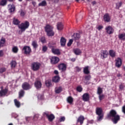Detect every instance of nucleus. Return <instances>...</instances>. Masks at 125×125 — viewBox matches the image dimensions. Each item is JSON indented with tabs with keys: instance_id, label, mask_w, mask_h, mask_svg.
<instances>
[{
	"instance_id": "obj_18",
	"label": "nucleus",
	"mask_w": 125,
	"mask_h": 125,
	"mask_svg": "<svg viewBox=\"0 0 125 125\" xmlns=\"http://www.w3.org/2000/svg\"><path fill=\"white\" fill-rule=\"evenodd\" d=\"M104 20L106 22L110 21L111 18L108 14L106 13L104 16Z\"/></svg>"
},
{
	"instance_id": "obj_1",
	"label": "nucleus",
	"mask_w": 125,
	"mask_h": 125,
	"mask_svg": "<svg viewBox=\"0 0 125 125\" xmlns=\"http://www.w3.org/2000/svg\"><path fill=\"white\" fill-rule=\"evenodd\" d=\"M12 22L14 25H18L19 29L21 30L19 31V32H21V34H22V32L25 31V30L28 29L30 26V22L27 21H26L24 22H22L20 24L21 21L15 18L13 19Z\"/></svg>"
},
{
	"instance_id": "obj_21",
	"label": "nucleus",
	"mask_w": 125,
	"mask_h": 125,
	"mask_svg": "<svg viewBox=\"0 0 125 125\" xmlns=\"http://www.w3.org/2000/svg\"><path fill=\"white\" fill-rule=\"evenodd\" d=\"M6 45V39L5 38L2 37L0 40V45L1 46V47L3 46H5Z\"/></svg>"
},
{
	"instance_id": "obj_15",
	"label": "nucleus",
	"mask_w": 125,
	"mask_h": 125,
	"mask_svg": "<svg viewBox=\"0 0 125 125\" xmlns=\"http://www.w3.org/2000/svg\"><path fill=\"white\" fill-rule=\"evenodd\" d=\"M8 89L7 88H4V89H0V97H5L7 94Z\"/></svg>"
},
{
	"instance_id": "obj_12",
	"label": "nucleus",
	"mask_w": 125,
	"mask_h": 125,
	"mask_svg": "<svg viewBox=\"0 0 125 125\" xmlns=\"http://www.w3.org/2000/svg\"><path fill=\"white\" fill-rule=\"evenodd\" d=\"M91 79H92L91 75H86L84 76V80L83 81V83L85 84L88 85L91 83L89 81H90Z\"/></svg>"
},
{
	"instance_id": "obj_16",
	"label": "nucleus",
	"mask_w": 125,
	"mask_h": 125,
	"mask_svg": "<svg viewBox=\"0 0 125 125\" xmlns=\"http://www.w3.org/2000/svg\"><path fill=\"white\" fill-rule=\"evenodd\" d=\"M84 120H85L84 117L83 116L81 115L78 117L77 120V123H80V125H83Z\"/></svg>"
},
{
	"instance_id": "obj_36",
	"label": "nucleus",
	"mask_w": 125,
	"mask_h": 125,
	"mask_svg": "<svg viewBox=\"0 0 125 125\" xmlns=\"http://www.w3.org/2000/svg\"><path fill=\"white\" fill-rule=\"evenodd\" d=\"M119 39L122 41H125V33L120 34L118 35Z\"/></svg>"
},
{
	"instance_id": "obj_57",
	"label": "nucleus",
	"mask_w": 125,
	"mask_h": 125,
	"mask_svg": "<svg viewBox=\"0 0 125 125\" xmlns=\"http://www.w3.org/2000/svg\"><path fill=\"white\" fill-rule=\"evenodd\" d=\"M76 70L78 72H80V71H81V69L79 67H76Z\"/></svg>"
},
{
	"instance_id": "obj_43",
	"label": "nucleus",
	"mask_w": 125,
	"mask_h": 125,
	"mask_svg": "<svg viewBox=\"0 0 125 125\" xmlns=\"http://www.w3.org/2000/svg\"><path fill=\"white\" fill-rule=\"evenodd\" d=\"M45 84L47 87H50L52 85V83L50 80H47L45 82Z\"/></svg>"
},
{
	"instance_id": "obj_55",
	"label": "nucleus",
	"mask_w": 125,
	"mask_h": 125,
	"mask_svg": "<svg viewBox=\"0 0 125 125\" xmlns=\"http://www.w3.org/2000/svg\"><path fill=\"white\" fill-rule=\"evenodd\" d=\"M54 73L55 74V75H59V71L58 70H54Z\"/></svg>"
},
{
	"instance_id": "obj_61",
	"label": "nucleus",
	"mask_w": 125,
	"mask_h": 125,
	"mask_svg": "<svg viewBox=\"0 0 125 125\" xmlns=\"http://www.w3.org/2000/svg\"><path fill=\"white\" fill-rule=\"evenodd\" d=\"M91 3H92L93 5H94V4H96V2L95 1H92V2H91Z\"/></svg>"
},
{
	"instance_id": "obj_29",
	"label": "nucleus",
	"mask_w": 125,
	"mask_h": 125,
	"mask_svg": "<svg viewBox=\"0 0 125 125\" xmlns=\"http://www.w3.org/2000/svg\"><path fill=\"white\" fill-rule=\"evenodd\" d=\"M47 3L46 1V0H43L41 2L39 3L38 6H39L44 7V6H47Z\"/></svg>"
},
{
	"instance_id": "obj_45",
	"label": "nucleus",
	"mask_w": 125,
	"mask_h": 125,
	"mask_svg": "<svg viewBox=\"0 0 125 125\" xmlns=\"http://www.w3.org/2000/svg\"><path fill=\"white\" fill-rule=\"evenodd\" d=\"M105 98V95L104 94L99 95V99L100 101L103 100Z\"/></svg>"
},
{
	"instance_id": "obj_33",
	"label": "nucleus",
	"mask_w": 125,
	"mask_h": 125,
	"mask_svg": "<svg viewBox=\"0 0 125 125\" xmlns=\"http://www.w3.org/2000/svg\"><path fill=\"white\" fill-rule=\"evenodd\" d=\"M14 103L16 107L20 108L21 107V103L17 99L14 100Z\"/></svg>"
},
{
	"instance_id": "obj_27",
	"label": "nucleus",
	"mask_w": 125,
	"mask_h": 125,
	"mask_svg": "<svg viewBox=\"0 0 125 125\" xmlns=\"http://www.w3.org/2000/svg\"><path fill=\"white\" fill-rule=\"evenodd\" d=\"M60 81V77L58 76H55L52 78L53 83H59Z\"/></svg>"
},
{
	"instance_id": "obj_28",
	"label": "nucleus",
	"mask_w": 125,
	"mask_h": 125,
	"mask_svg": "<svg viewBox=\"0 0 125 125\" xmlns=\"http://www.w3.org/2000/svg\"><path fill=\"white\" fill-rule=\"evenodd\" d=\"M67 102L70 104H72L74 102V99L71 96H69L67 98Z\"/></svg>"
},
{
	"instance_id": "obj_40",
	"label": "nucleus",
	"mask_w": 125,
	"mask_h": 125,
	"mask_svg": "<svg viewBox=\"0 0 125 125\" xmlns=\"http://www.w3.org/2000/svg\"><path fill=\"white\" fill-rule=\"evenodd\" d=\"M8 6H11V8L9 9L10 13H12L15 10L16 7L14 5H8Z\"/></svg>"
},
{
	"instance_id": "obj_11",
	"label": "nucleus",
	"mask_w": 125,
	"mask_h": 125,
	"mask_svg": "<svg viewBox=\"0 0 125 125\" xmlns=\"http://www.w3.org/2000/svg\"><path fill=\"white\" fill-rule=\"evenodd\" d=\"M58 68L59 70H60L62 72H65V71H66L67 66L66 64L62 63L58 65Z\"/></svg>"
},
{
	"instance_id": "obj_13",
	"label": "nucleus",
	"mask_w": 125,
	"mask_h": 125,
	"mask_svg": "<svg viewBox=\"0 0 125 125\" xmlns=\"http://www.w3.org/2000/svg\"><path fill=\"white\" fill-rule=\"evenodd\" d=\"M106 32L107 34L111 35L114 32V29L111 26H108L107 27H105V28Z\"/></svg>"
},
{
	"instance_id": "obj_6",
	"label": "nucleus",
	"mask_w": 125,
	"mask_h": 125,
	"mask_svg": "<svg viewBox=\"0 0 125 125\" xmlns=\"http://www.w3.org/2000/svg\"><path fill=\"white\" fill-rule=\"evenodd\" d=\"M22 51H23V54H25V55H30L32 52V49L29 46H24L22 49Z\"/></svg>"
},
{
	"instance_id": "obj_32",
	"label": "nucleus",
	"mask_w": 125,
	"mask_h": 125,
	"mask_svg": "<svg viewBox=\"0 0 125 125\" xmlns=\"http://www.w3.org/2000/svg\"><path fill=\"white\" fill-rule=\"evenodd\" d=\"M10 65H11V68L12 69L14 68L17 65V62L15 61H12L10 63Z\"/></svg>"
},
{
	"instance_id": "obj_64",
	"label": "nucleus",
	"mask_w": 125,
	"mask_h": 125,
	"mask_svg": "<svg viewBox=\"0 0 125 125\" xmlns=\"http://www.w3.org/2000/svg\"><path fill=\"white\" fill-rule=\"evenodd\" d=\"M8 125H13V124H12V123H10V124H9Z\"/></svg>"
},
{
	"instance_id": "obj_60",
	"label": "nucleus",
	"mask_w": 125,
	"mask_h": 125,
	"mask_svg": "<svg viewBox=\"0 0 125 125\" xmlns=\"http://www.w3.org/2000/svg\"><path fill=\"white\" fill-rule=\"evenodd\" d=\"M37 115H35L34 117H33V120H35V118H36V119H38V117H37Z\"/></svg>"
},
{
	"instance_id": "obj_9",
	"label": "nucleus",
	"mask_w": 125,
	"mask_h": 125,
	"mask_svg": "<svg viewBox=\"0 0 125 125\" xmlns=\"http://www.w3.org/2000/svg\"><path fill=\"white\" fill-rule=\"evenodd\" d=\"M108 52L106 50H102L101 51L100 55L102 59H105L108 57Z\"/></svg>"
},
{
	"instance_id": "obj_49",
	"label": "nucleus",
	"mask_w": 125,
	"mask_h": 125,
	"mask_svg": "<svg viewBox=\"0 0 125 125\" xmlns=\"http://www.w3.org/2000/svg\"><path fill=\"white\" fill-rule=\"evenodd\" d=\"M47 50H48V47L46 46H42V51H43V52H46Z\"/></svg>"
},
{
	"instance_id": "obj_62",
	"label": "nucleus",
	"mask_w": 125,
	"mask_h": 125,
	"mask_svg": "<svg viewBox=\"0 0 125 125\" xmlns=\"http://www.w3.org/2000/svg\"><path fill=\"white\" fill-rule=\"evenodd\" d=\"M117 76L118 77H121V74H117Z\"/></svg>"
},
{
	"instance_id": "obj_10",
	"label": "nucleus",
	"mask_w": 125,
	"mask_h": 125,
	"mask_svg": "<svg viewBox=\"0 0 125 125\" xmlns=\"http://www.w3.org/2000/svg\"><path fill=\"white\" fill-rule=\"evenodd\" d=\"M34 86L36 89H41L42 86V83L40 80L36 79L34 83Z\"/></svg>"
},
{
	"instance_id": "obj_50",
	"label": "nucleus",
	"mask_w": 125,
	"mask_h": 125,
	"mask_svg": "<svg viewBox=\"0 0 125 125\" xmlns=\"http://www.w3.org/2000/svg\"><path fill=\"white\" fill-rule=\"evenodd\" d=\"M6 68H0V73L2 74V73H4V72H5Z\"/></svg>"
},
{
	"instance_id": "obj_3",
	"label": "nucleus",
	"mask_w": 125,
	"mask_h": 125,
	"mask_svg": "<svg viewBox=\"0 0 125 125\" xmlns=\"http://www.w3.org/2000/svg\"><path fill=\"white\" fill-rule=\"evenodd\" d=\"M44 28L45 32L46 33L47 36L48 37H52L54 36L55 32L53 31V26L49 24H46Z\"/></svg>"
},
{
	"instance_id": "obj_58",
	"label": "nucleus",
	"mask_w": 125,
	"mask_h": 125,
	"mask_svg": "<svg viewBox=\"0 0 125 125\" xmlns=\"http://www.w3.org/2000/svg\"><path fill=\"white\" fill-rule=\"evenodd\" d=\"M119 88H120V89H123V88H124V86H123V85H122V84L120 85V86H119Z\"/></svg>"
},
{
	"instance_id": "obj_20",
	"label": "nucleus",
	"mask_w": 125,
	"mask_h": 125,
	"mask_svg": "<svg viewBox=\"0 0 125 125\" xmlns=\"http://www.w3.org/2000/svg\"><path fill=\"white\" fill-rule=\"evenodd\" d=\"M109 55L112 58H114L116 56V52L114 50H110Z\"/></svg>"
},
{
	"instance_id": "obj_47",
	"label": "nucleus",
	"mask_w": 125,
	"mask_h": 125,
	"mask_svg": "<svg viewBox=\"0 0 125 125\" xmlns=\"http://www.w3.org/2000/svg\"><path fill=\"white\" fill-rule=\"evenodd\" d=\"M65 121V117L64 116L61 117V118L59 120V122H64Z\"/></svg>"
},
{
	"instance_id": "obj_5",
	"label": "nucleus",
	"mask_w": 125,
	"mask_h": 125,
	"mask_svg": "<svg viewBox=\"0 0 125 125\" xmlns=\"http://www.w3.org/2000/svg\"><path fill=\"white\" fill-rule=\"evenodd\" d=\"M41 66V63L39 62H34L31 64V69L35 72L39 71Z\"/></svg>"
},
{
	"instance_id": "obj_30",
	"label": "nucleus",
	"mask_w": 125,
	"mask_h": 125,
	"mask_svg": "<svg viewBox=\"0 0 125 125\" xmlns=\"http://www.w3.org/2000/svg\"><path fill=\"white\" fill-rule=\"evenodd\" d=\"M63 28V25L62 22H58L57 23V29L58 30H61Z\"/></svg>"
},
{
	"instance_id": "obj_7",
	"label": "nucleus",
	"mask_w": 125,
	"mask_h": 125,
	"mask_svg": "<svg viewBox=\"0 0 125 125\" xmlns=\"http://www.w3.org/2000/svg\"><path fill=\"white\" fill-rule=\"evenodd\" d=\"M49 59L50 60V63L52 65H56L60 62V59L58 57L53 56L49 58Z\"/></svg>"
},
{
	"instance_id": "obj_48",
	"label": "nucleus",
	"mask_w": 125,
	"mask_h": 125,
	"mask_svg": "<svg viewBox=\"0 0 125 125\" xmlns=\"http://www.w3.org/2000/svg\"><path fill=\"white\" fill-rule=\"evenodd\" d=\"M40 40L42 42V43H45V42H46V39L44 37H41V38L40 39Z\"/></svg>"
},
{
	"instance_id": "obj_34",
	"label": "nucleus",
	"mask_w": 125,
	"mask_h": 125,
	"mask_svg": "<svg viewBox=\"0 0 125 125\" xmlns=\"http://www.w3.org/2000/svg\"><path fill=\"white\" fill-rule=\"evenodd\" d=\"M25 94V91L24 90H21L19 93V98H21L24 97Z\"/></svg>"
},
{
	"instance_id": "obj_46",
	"label": "nucleus",
	"mask_w": 125,
	"mask_h": 125,
	"mask_svg": "<svg viewBox=\"0 0 125 125\" xmlns=\"http://www.w3.org/2000/svg\"><path fill=\"white\" fill-rule=\"evenodd\" d=\"M73 42V39H70L68 42L67 44V46H71V45L72 44Z\"/></svg>"
},
{
	"instance_id": "obj_39",
	"label": "nucleus",
	"mask_w": 125,
	"mask_h": 125,
	"mask_svg": "<svg viewBox=\"0 0 125 125\" xmlns=\"http://www.w3.org/2000/svg\"><path fill=\"white\" fill-rule=\"evenodd\" d=\"M12 51L13 52V53H18L19 51V48L17 46H14L12 48Z\"/></svg>"
},
{
	"instance_id": "obj_41",
	"label": "nucleus",
	"mask_w": 125,
	"mask_h": 125,
	"mask_svg": "<svg viewBox=\"0 0 125 125\" xmlns=\"http://www.w3.org/2000/svg\"><path fill=\"white\" fill-rule=\"evenodd\" d=\"M123 5V2L120 1L116 4V8L117 9H120V8L122 7Z\"/></svg>"
},
{
	"instance_id": "obj_24",
	"label": "nucleus",
	"mask_w": 125,
	"mask_h": 125,
	"mask_svg": "<svg viewBox=\"0 0 125 125\" xmlns=\"http://www.w3.org/2000/svg\"><path fill=\"white\" fill-rule=\"evenodd\" d=\"M73 52L75 55H80L82 53L81 50L79 48L74 49Z\"/></svg>"
},
{
	"instance_id": "obj_56",
	"label": "nucleus",
	"mask_w": 125,
	"mask_h": 125,
	"mask_svg": "<svg viewBox=\"0 0 125 125\" xmlns=\"http://www.w3.org/2000/svg\"><path fill=\"white\" fill-rule=\"evenodd\" d=\"M71 61H72V62H75L76 59L75 58H72L71 59Z\"/></svg>"
},
{
	"instance_id": "obj_35",
	"label": "nucleus",
	"mask_w": 125,
	"mask_h": 125,
	"mask_svg": "<svg viewBox=\"0 0 125 125\" xmlns=\"http://www.w3.org/2000/svg\"><path fill=\"white\" fill-rule=\"evenodd\" d=\"M62 91V86H59L55 89V93L56 94H60Z\"/></svg>"
},
{
	"instance_id": "obj_2",
	"label": "nucleus",
	"mask_w": 125,
	"mask_h": 125,
	"mask_svg": "<svg viewBox=\"0 0 125 125\" xmlns=\"http://www.w3.org/2000/svg\"><path fill=\"white\" fill-rule=\"evenodd\" d=\"M107 119H111L114 124H117L120 121L121 118L115 110L111 109L107 114Z\"/></svg>"
},
{
	"instance_id": "obj_53",
	"label": "nucleus",
	"mask_w": 125,
	"mask_h": 125,
	"mask_svg": "<svg viewBox=\"0 0 125 125\" xmlns=\"http://www.w3.org/2000/svg\"><path fill=\"white\" fill-rule=\"evenodd\" d=\"M20 15H21V16H24L25 15V13H24V12L23 11H21V12Z\"/></svg>"
},
{
	"instance_id": "obj_22",
	"label": "nucleus",
	"mask_w": 125,
	"mask_h": 125,
	"mask_svg": "<svg viewBox=\"0 0 125 125\" xmlns=\"http://www.w3.org/2000/svg\"><path fill=\"white\" fill-rule=\"evenodd\" d=\"M51 51L52 53H53V54H56V55H60L61 54V52L60 50L58 49L52 48L51 49Z\"/></svg>"
},
{
	"instance_id": "obj_19",
	"label": "nucleus",
	"mask_w": 125,
	"mask_h": 125,
	"mask_svg": "<svg viewBox=\"0 0 125 125\" xmlns=\"http://www.w3.org/2000/svg\"><path fill=\"white\" fill-rule=\"evenodd\" d=\"M66 39L63 37H61L60 39V43H61V46H65L66 44Z\"/></svg>"
},
{
	"instance_id": "obj_52",
	"label": "nucleus",
	"mask_w": 125,
	"mask_h": 125,
	"mask_svg": "<svg viewBox=\"0 0 125 125\" xmlns=\"http://www.w3.org/2000/svg\"><path fill=\"white\" fill-rule=\"evenodd\" d=\"M3 56V50H0V57Z\"/></svg>"
},
{
	"instance_id": "obj_26",
	"label": "nucleus",
	"mask_w": 125,
	"mask_h": 125,
	"mask_svg": "<svg viewBox=\"0 0 125 125\" xmlns=\"http://www.w3.org/2000/svg\"><path fill=\"white\" fill-rule=\"evenodd\" d=\"M31 45L33 46V48H34L35 49H37V48H38L39 46L38 42L36 41H32Z\"/></svg>"
},
{
	"instance_id": "obj_23",
	"label": "nucleus",
	"mask_w": 125,
	"mask_h": 125,
	"mask_svg": "<svg viewBox=\"0 0 125 125\" xmlns=\"http://www.w3.org/2000/svg\"><path fill=\"white\" fill-rule=\"evenodd\" d=\"M72 37H73L74 40L76 41L78 40L81 38V36L79 33H74L73 35L72 36Z\"/></svg>"
},
{
	"instance_id": "obj_42",
	"label": "nucleus",
	"mask_w": 125,
	"mask_h": 125,
	"mask_svg": "<svg viewBox=\"0 0 125 125\" xmlns=\"http://www.w3.org/2000/svg\"><path fill=\"white\" fill-rule=\"evenodd\" d=\"M76 90L79 93H81L83 90V88L81 85H79L76 87Z\"/></svg>"
},
{
	"instance_id": "obj_25",
	"label": "nucleus",
	"mask_w": 125,
	"mask_h": 125,
	"mask_svg": "<svg viewBox=\"0 0 125 125\" xmlns=\"http://www.w3.org/2000/svg\"><path fill=\"white\" fill-rule=\"evenodd\" d=\"M55 119V117L53 114H50L47 118L49 122H52Z\"/></svg>"
},
{
	"instance_id": "obj_59",
	"label": "nucleus",
	"mask_w": 125,
	"mask_h": 125,
	"mask_svg": "<svg viewBox=\"0 0 125 125\" xmlns=\"http://www.w3.org/2000/svg\"><path fill=\"white\" fill-rule=\"evenodd\" d=\"M32 4L34 6H35L36 5V2L35 1H32Z\"/></svg>"
},
{
	"instance_id": "obj_37",
	"label": "nucleus",
	"mask_w": 125,
	"mask_h": 125,
	"mask_svg": "<svg viewBox=\"0 0 125 125\" xmlns=\"http://www.w3.org/2000/svg\"><path fill=\"white\" fill-rule=\"evenodd\" d=\"M103 93V89L101 87H98L97 88V94L98 95H102Z\"/></svg>"
},
{
	"instance_id": "obj_17",
	"label": "nucleus",
	"mask_w": 125,
	"mask_h": 125,
	"mask_svg": "<svg viewBox=\"0 0 125 125\" xmlns=\"http://www.w3.org/2000/svg\"><path fill=\"white\" fill-rule=\"evenodd\" d=\"M83 100L84 102H88L90 100L89 94L87 93H84L82 96Z\"/></svg>"
},
{
	"instance_id": "obj_14",
	"label": "nucleus",
	"mask_w": 125,
	"mask_h": 125,
	"mask_svg": "<svg viewBox=\"0 0 125 125\" xmlns=\"http://www.w3.org/2000/svg\"><path fill=\"white\" fill-rule=\"evenodd\" d=\"M115 66L117 68H120L122 65V60L120 58H118L115 60Z\"/></svg>"
},
{
	"instance_id": "obj_31",
	"label": "nucleus",
	"mask_w": 125,
	"mask_h": 125,
	"mask_svg": "<svg viewBox=\"0 0 125 125\" xmlns=\"http://www.w3.org/2000/svg\"><path fill=\"white\" fill-rule=\"evenodd\" d=\"M83 73L85 75H88V74H90V71L89 70V66H86V67H84Z\"/></svg>"
},
{
	"instance_id": "obj_63",
	"label": "nucleus",
	"mask_w": 125,
	"mask_h": 125,
	"mask_svg": "<svg viewBox=\"0 0 125 125\" xmlns=\"http://www.w3.org/2000/svg\"><path fill=\"white\" fill-rule=\"evenodd\" d=\"M7 0L10 2H13L14 1V0Z\"/></svg>"
},
{
	"instance_id": "obj_44",
	"label": "nucleus",
	"mask_w": 125,
	"mask_h": 125,
	"mask_svg": "<svg viewBox=\"0 0 125 125\" xmlns=\"http://www.w3.org/2000/svg\"><path fill=\"white\" fill-rule=\"evenodd\" d=\"M42 116L43 117H46L47 119L48 118V116H49V112L45 111V112H43Z\"/></svg>"
},
{
	"instance_id": "obj_51",
	"label": "nucleus",
	"mask_w": 125,
	"mask_h": 125,
	"mask_svg": "<svg viewBox=\"0 0 125 125\" xmlns=\"http://www.w3.org/2000/svg\"><path fill=\"white\" fill-rule=\"evenodd\" d=\"M104 28L103 26L102 25H99L98 27L97 28V29H98V30H100Z\"/></svg>"
},
{
	"instance_id": "obj_38",
	"label": "nucleus",
	"mask_w": 125,
	"mask_h": 125,
	"mask_svg": "<svg viewBox=\"0 0 125 125\" xmlns=\"http://www.w3.org/2000/svg\"><path fill=\"white\" fill-rule=\"evenodd\" d=\"M7 3V0H1L0 1V5L2 6H4L6 5Z\"/></svg>"
},
{
	"instance_id": "obj_4",
	"label": "nucleus",
	"mask_w": 125,
	"mask_h": 125,
	"mask_svg": "<svg viewBox=\"0 0 125 125\" xmlns=\"http://www.w3.org/2000/svg\"><path fill=\"white\" fill-rule=\"evenodd\" d=\"M96 114L98 115L97 120L98 121L101 122L104 119V114H103V110L102 107H97L96 108Z\"/></svg>"
},
{
	"instance_id": "obj_8",
	"label": "nucleus",
	"mask_w": 125,
	"mask_h": 125,
	"mask_svg": "<svg viewBox=\"0 0 125 125\" xmlns=\"http://www.w3.org/2000/svg\"><path fill=\"white\" fill-rule=\"evenodd\" d=\"M21 87L23 90H29L32 88V86L27 82H24L22 84Z\"/></svg>"
},
{
	"instance_id": "obj_54",
	"label": "nucleus",
	"mask_w": 125,
	"mask_h": 125,
	"mask_svg": "<svg viewBox=\"0 0 125 125\" xmlns=\"http://www.w3.org/2000/svg\"><path fill=\"white\" fill-rule=\"evenodd\" d=\"M122 112L125 114V106H123L122 107Z\"/></svg>"
}]
</instances>
